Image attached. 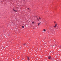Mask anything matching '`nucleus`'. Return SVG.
Returning a JSON list of instances; mask_svg holds the SVG:
<instances>
[{"mask_svg":"<svg viewBox=\"0 0 61 61\" xmlns=\"http://www.w3.org/2000/svg\"><path fill=\"white\" fill-rule=\"evenodd\" d=\"M27 59L28 60H30V59H29V58L28 57V56H27Z\"/></svg>","mask_w":61,"mask_h":61,"instance_id":"0eeeda50","label":"nucleus"},{"mask_svg":"<svg viewBox=\"0 0 61 61\" xmlns=\"http://www.w3.org/2000/svg\"><path fill=\"white\" fill-rule=\"evenodd\" d=\"M34 22H32V24H34Z\"/></svg>","mask_w":61,"mask_h":61,"instance_id":"9d476101","label":"nucleus"},{"mask_svg":"<svg viewBox=\"0 0 61 61\" xmlns=\"http://www.w3.org/2000/svg\"><path fill=\"white\" fill-rule=\"evenodd\" d=\"M54 60H55V59L54 58H52V61H54Z\"/></svg>","mask_w":61,"mask_h":61,"instance_id":"f257e3e1","label":"nucleus"},{"mask_svg":"<svg viewBox=\"0 0 61 61\" xmlns=\"http://www.w3.org/2000/svg\"><path fill=\"white\" fill-rule=\"evenodd\" d=\"M13 10L14 11H15V12H17V10H15L14 9H13Z\"/></svg>","mask_w":61,"mask_h":61,"instance_id":"7ed1b4c3","label":"nucleus"},{"mask_svg":"<svg viewBox=\"0 0 61 61\" xmlns=\"http://www.w3.org/2000/svg\"><path fill=\"white\" fill-rule=\"evenodd\" d=\"M41 23V22H39V23H38V26H39V25H40V24Z\"/></svg>","mask_w":61,"mask_h":61,"instance_id":"423d86ee","label":"nucleus"},{"mask_svg":"<svg viewBox=\"0 0 61 61\" xmlns=\"http://www.w3.org/2000/svg\"><path fill=\"white\" fill-rule=\"evenodd\" d=\"M39 19L40 20H41V18H40V17H39Z\"/></svg>","mask_w":61,"mask_h":61,"instance_id":"1a4fd4ad","label":"nucleus"},{"mask_svg":"<svg viewBox=\"0 0 61 61\" xmlns=\"http://www.w3.org/2000/svg\"><path fill=\"white\" fill-rule=\"evenodd\" d=\"M18 59H19V58H18Z\"/></svg>","mask_w":61,"mask_h":61,"instance_id":"dca6fc26","label":"nucleus"},{"mask_svg":"<svg viewBox=\"0 0 61 61\" xmlns=\"http://www.w3.org/2000/svg\"><path fill=\"white\" fill-rule=\"evenodd\" d=\"M34 29H35V28H34Z\"/></svg>","mask_w":61,"mask_h":61,"instance_id":"2eb2a0df","label":"nucleus"},{"mask_svg":"<svg viewBox=\"0 0 61 61\" xmlns=\"http://www.w3.org/2000/svg\"><path fill=\"white\" fill-rule=\"evenodd\" d=\"M56 25H57V24H56L54 26V27H56Z\"/></svg>","mask_w":61,"mask_h":61,"instance_id":"20e7f679","label":"nucleus"},{"mask_svg":"<svg viewBox=\"0 0 61 61\" xmlns=\"http://www.w3.org/2000/svg\"><path fill=\"white\" fill-rule=\"evenodd\" d=\"M51 56H49L48 57V58L49 59H50V58H51Z\"/></svg>","mask_w":61,"mask_h":61,"instance_id":"f03ea898","label":"nucleus"},{"mask_svg":"<svg viewBox=\"0 0 61 61\" xmlns=\"http://www.w3.org/2000/svg\"><path fill=\"white\" fill-rule=\"evenodd\" d=\"M22 27L23 28H24V26H22Z\"/></svg>","mask_w":61,"mask_h":61,"instance_id":"9b49d317","label":"nucleus"},{"mask_svg":"<svg viewBox=\"0 0 61 61\" xmlns=\"http://www.w3.org/2000/svg\"><path fill=\"white\" fill-rule=\"evenodd\" d=\"M36 18H37L38 21H39V19H38V18H37V16H36Z\"/></svg>","mask_w":61,"mask_h":61,"instance_id":"39448f33","label":"nucleus"},{"mask_svg":"<svg viewBox=\"0 0 61 61\" xmlns=\"http://www.w3.org/2000/svg\"><path fill=\"white\" fill-rule=\"evenodd\" d=\"M28 10H29V8H28Z\"/></svg>","mask_w":61,"mask_h":61,"instance_id":"4468645a","label":"nucleus"},{"mask_svg":"<svg viewBox=\"0 0 61 61\" xmlns=\"http://www.w3.org/2000/svg\"><path fill=\"white\" fill-rule=\"evenodd\" d=\"M54 23L55 24H56V21H54Z\"/></svg>","mask_w":61,"mask_h":61,"instance_id":"ddd939ff","label":"nucleus"},{"mask_svg":"<svg viewBox=\"0 0 61 61\" xmlns=\"http://www.w3.org/2000/svg\"><path fill=\"white\" fill-rule=\"evenodd\" d=\"M43 31H44V32H45V31H46V30H45V29H44L43 30Z\"/></svg>","mask_w":61,"mask_h":61,"instance_id":"6e6552de","label":"nucleus"},{"mask_svg":"<svg viewBox=\"0 0 61 61\" xmlns=\"http://www.w3.org/2000/svg\"><path fill=\"white\" fill-rule=\"evenodd\" d=\"M24 46H25V44H24Z\"/></svg>","mask_w":61,"mask_h":61,"instance_id":"f8f14e48","label":"nucleus"}]
</instances>
